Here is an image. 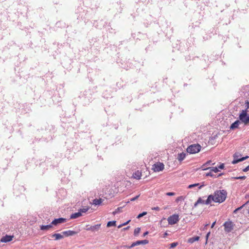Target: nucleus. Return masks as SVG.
<instances>
[{
  "instance_id": "obj_1",
  "label": "nucleus",
  "mask_w": 249,
  "mask_h": 249,
  "mask_svg": "<svg viewBox=\"0 0 249 249\" xmlns=\"http://www.w3.org/2000/svg\"><path fill=\"white\" fill-rule=\"evenodd\" d=\"M215 200L214 202L222 203L224 202L227 197V193L224 190H216L214 193Z\"/></svg>"
},
{
  "instance_id": "obj_2",
  "label": "nucleus",
  "mask_w": 249,
  "mask_h": 249,
  "mask_svg": "<svg viewBox=\"0 0 249 249\" xmlns=\"http://www.w3.org/2000/svg\"><path fill=\"white\" fill-rule=\"evenodd\" d=\"M249 203V200L247 201L246 203L242 205L241 206L237 208L233 211V213L236 214L240 213V214L238 215L239 216L243 217L244 215H246L249 214V208H247V205Z\"/></svg>"
},
{
  "instance_id": "obj_3",
  "label": "nucleus",
  "mask_w": 249,
  "mask_h": 249,
  "mask_svg": "<svg viewBox=\"0 0 249 249\" xmlns=\"http://www.w3.org/2000/svg\"><path fill=\"white\" fill-rule=\"evenodd\" d=\"M201 146L199 144H192L187 148V152L190 154H196L199 152Z\"/></svg>"
},
{
  "instance_id": "obj_4",
  "label": "nucleus",
  "mask_w": 249,
  "mask_h": 249,
  "mask_svg": "<svg viewBox=\"0 0 249 249\" xmlns=\"http://www.w3.org/2000/svg\"><path fill=\"white\" fill-rule=\"evenodd\" d=\"M240 121L245 124L249 123V116L248 115L246 110H242L239 115Z\"/></svg>"
},
{
  "instance_id": "obj_5",
  "label": "nucleus",
  "mask_w": 249,
  "mask_h": 249,
  "mask_svg": "<svg viewBox=\"0 0 249 249\" xmlns=\"http://www.w3.org/2000/svg\"><path fill=\"white\" fill-rule=\"evenodd\" d=\"M233 160L231 161V163L233 164H236L238 162L243 161L249 158L248 156L241 158V155L240 153L236 152L233 156Z\"/></svg>"
},
{
  "instance_id": "obj_6",
  "label": "nucleus",
  "mask_w": 249,
  "mask_h": 249,
  "mask_svg": "<svg viewBox=\"0 0 249 249\" xmlns=\"http://www.w3.org/2000/svg\"><path fill=\"white\" fill-rule=\"evenodd\" d=\"M234 225V224L232 221L229 220L224 223L223 226L224 227L225 231L230 232L233 230Z\"/></svg>"
},
{
  "instance_id": "obj_7",
  "label": "nucleus",
  "mask_w": 249,
  "mask_h": 249,
  "mask_svg": "<svg viewBox=\"0 0 249 249\" xmlns=\"http://www.w3.org/2000/svg\"><path fill=\"white\" fill-rule=\"evenodd\" d=\"M168 222L170 225L176 224L179 221V216L178 214H173L168 218Z\"/></svg>"
},
{
  "instance_id": "obj_8",
  "label": "nucleus",
  "mask_w": 249,
  "mask_h": 249,
  "mask_svg": "<svg viewBox=\"0 0 249 249\" xmlns=\"http://www.w3.org/2000/svg\"><path fill=\"white\" fill-rule=\"evenodd\" d=\"M164 165L161 162H157L155 163L152 167V169L154 172L161 171L164 169Z\"/></svg>"
},
{
  "instance_id": "obj_9",
  "label": "nucleus",
  "mask_w": 249,
  "mask_h": 249,
  "mask_svg": "<svg viewBox=\"0 0 249 249\" xmlns=\"http://www.w3.org/2000/svg\"><path fill=\"white\" fill-rule=\"evenodd\" d=\"M66 221V219L64 218H59L54 219L52 222V224L53 225H57L59 224L64 223Z\"/></svg>"
},
{
  "instance_id": "obj_10",
  "label": "nucleus",
  "mask_w": 249,
  "mask_h": 249,
  "mask_svg": "<svg viewBox=\"0 0 249 249\" xmlns=\"http://www.w3.org/2000/svg\"><path fill=\"white\" fill-rule=\"evenodd\" d=\"M148 243V241L147 240H138L131 245L130 247H134L136 246L140 245L141 244L145 245Z\"/></svg>"
},
{
  "instance_id": "obj_11",
  "label": "nucleus",
  "mask_w": 249,
  "mask_h": 249,
  "mask_svg": "<svg viewBox=\"0 0 249 249\" xmlns=\"http://www.w3.org/2000/svg\"><path fill=\"white\" fill-rule=\"evenodd\" d=\"M13 238V236L6 235L1 238L0 241L3 243L8 242L12 240Z\"/></svg>"
},
{
  "instance_id": "obj_12",
  "label": "nucleus",
  "mask_w": 249,
  "mask_h": 249,
  "mask_svg": "<svg viewBox=\"0 0 249 249\" xmlns=\"http://www.w3.org/2000/svg\"><path fill=\"white\" fill-rule=\"evenodd\" d=\"M78 232H79V231H76L69 230V231H63L62 232V233L63 234H64L65 235H66V236H73V235L78 233Z\"/></svg>"
},
{
  "instance_id": "obj_13",
  "label": "nucleus",
  "mask_w": 249,
  "mask_h": 249,
  "mask_svg": "<svg viewBox=\"0 0 249 249\" xmlns=\"http://www.w3.org/2000/svg\"><path fill=\"white\" fill-rule=\"evenodd\" d=\"M214 194H213V195H209L208 196V198L207 199H206V200H205V204L206 205H209L210 204L212 201H213L214 202V200H215V197H214Z\"/></svg>"
},
{
  "instance_id": "obj_14",
  "label": "nucleus",
  "mask_w": 249,
  "mask_h": 249,
  "mask_svg": "<svg viewBox=\"0 0 249 249\" xmlns=\"http://www.w3.org/2000/svg\"><path fill=\"white\" fill-rule=\"evenodd\" d=\"M101 226V224H97L94 226H90V227L87 228V231H97L99 229Z\"/></svg>"
},
{
  "instance_id": "obj_15",
  "label": "nucleus",
  "mask_w": 249,
  "mask_h": 249,
  "mask_svg": "<svg viewBox=\"0 0 249 249\" xmlns=\"http://www.w3.org/2000/svg\"><path fill=\"white\" fill-rule=\"evenodd\" d=\"M241 123V122L239 120H236L234 123H233L230 126V129H234L238 127L239 124Z\"/></svg>"
},
{
  "instance_id": "obj_16",
  "label": "nucleus",
  "mask_w": 249,
  "mask_h": 249,
  "mask_svg": "<svg viewBox=\"0 0 249 249\" xmlns=\"http://www.w3.org/2000/svg\"><path fill=\"white\" fill-rule=\"evenodd\" d=\"M82 214L80 213V212H79V211H78V212L77 213H72L70 216V218L71 219H75V218H77L82 216Z\"/></svg>"
},
{
  "instance_id": "obj_17",
  "label": "nucleus",
  "mask_w": 249,
  "mask_h": 249,
  "mask_svg": "<svg viewBox=\"0 0 249 249\" xmlns=\"http://www.w3.org/2000/svg\"><path fill=\"white\" fill-rule=\"evenodd\" d=\"M52 228V223L50 225H41L40 226V229L42 231H47L49 230L50 229Z\"/></svg>"
},
{
  "instance_id": "obj_18",
  "label": "nucleus",
  "mask_w": 249,
  "mask_h": 249,
  "mask_svg": "<svg viewBox=\"0 0 249 249\" xmlns=\"http://www.w3.org/2000/svg\"><path fill=\"white\" fill-rule=\"evenodd\" d=\"M186 155V154L183 152L179 153L178 154V160L180 161H182L185 158Z\"/></svg>"
},
{
  "instance_id": "obj_19",
  "label": "nucleus",
  "mask_w": 249,
  "mask_h": 249,
  "mask_svg": "<svg viewBox=\"0 0 249 249\" xmlns=\"http://www.w3.org/2000/svg\"><path fill=\"white\" fill-rule=\"evenodd\" d=\"M199 204H205V200H203L201 197H199L195 203L194 207H196Z\"/></svg>"
},
{
  "instance_id": "obj_20",
  "label": "nucleus",
  "mask_w": 249,
  "mask_h": 249,
  "mask_svg": "<svg viewBox=\"0 0 249 249\" xmlns=\"http://www.w3.org/2000/svg\"><path fill=\"white\" fill-rule=\"evenodd\" d=\"M199 239V237L198 236H194V237H191V238H190L188 240V243H193L195 241H198V240Z\"/></svg>"
},
{
  "instance_id": "obj_21",
  "label": "nucleus",
  "mask_w": 249,
  "mask_h": 249,
  "mask_svg": "<svg viewBox=\"0 0 249 249\" xmlns=\"http://www.w3.org/2000/svg\"><path fill=\"white\" fill-rule=\"evenodd\" d=\"M141 173L138 171L134 173L133 175V177L137 179H140L141 178Z\"/></svg>"
},
{
  "instance_id": "obj_22",
  "label": "nucleus",
  "mask_w": 249,
  "mask_h": 249,
  "mask_svg": "<svg viewBox=\"0 0 249 249\" xmlns=\"http://www.w3.org/2000/svg\"><path fill=\"white\" fill-rule=\"evenodd\" d=\"M200 184L199 183H195V184H190L188 186V188H190V189H191V188H193L195 187H196V186H199L198 187V188L199 189H201L203 186H204V184L202 185H200Z\"/></svg>"
},
{
  "instance_id": "obj_23",
  "label": "nucleus",
  "mask_w": 249,
  "mask_h": 249,
  "mask_svg": "<svg viewBox=\"0 0 249 249\" xmlns=\"http://www.w3.org/2000/svg\"><path fill=\"white\" fill-rule=\"evenodd\" d=\"M102 202V199L101 198H100V199H94L93 200L92 203L94 205L96 206V205H99L100 204H101Z\"/></svg>"
},
{
  "instance_id": "obj_24",
  "label": "nucleus",
  "mask_w": 249,
  "mask_h": 249,
  "mask_svg": "<svg viewBox=\"0 0 249 249\" xmlns=\"http://www.w3.org/2000/svg\"><path fill=\"white\" fill-rule=\"evenodd\" d=\"M52 237H55V240H59L63 238V236L60 233H54L52 235Z\"/></svg>"
},
{
  "instance_id": "obj_25",
  "label": "nucleus",
  "mask_w": 249,
  "mask_h": 249,
  "mask_svg": "<svg viewBox=\"0 0 249 249\" xmlns=\"http://www.w3.org/2000/svg\"><path fill=\"white\" fill-rule=\"evenodd\" d=\"M209 169L210 170V171L211 172H214V173H217L219 171V170L218 169V168L217 167H209L207 169H205V170H207V169Z\"/></svg>"
},
{
  "instance_id": "obj_26",
  "label": "nucleus",
  "mask_w": 249,
  "mask_h": 249,
  "mask_svg": "<svg viewBox=\"0 0 249 249\" xmlns=\"http://www.w3.org/2000/svg\"><path fill=\"white\" fill-rule=\"evenodd\" d=\"M116 226V221H110L107 222V227H110L111 226Z\"/></svg>"
},
{
  "instance_id": "obj_27",
  "label": "nucleus",
  "mask_w": 249,
  "mask_h": 249,
  "mask_svg": "<svg viewBox=\"0 0 249 249\" xmlns=\"http://www.w3.org/2000/svg\"><path fill=\"white\" fill-rule=\"evenodd\" d=\"M206 176H210L213 178H216V175L213 174V172L210 171L209 173H206Z\"/></svg>"
},
{
  "instance_id": "obj_28",
  "label": "nucleus",
  "mask_w": 249,
  "mask_h": 249,
  "mask_svg": "<svg viewBox=\"0 0 249 249\" xmlns=\"http://www.w3.org/2000/svg\"><path fill=\"white\" fill-rule=\"evenodd\" d=\"M140 231H141L140 228H137L135 229L134 230V235L135 236L137 235L139 233Z\"/></svg>"
},
{
  "instance_id": "obj_29",
  "label": "nucleus",
  "mask_w": 249,
  "mask_h": 249,
  "mask_svg": "<svg viewBox=\"0 0 249 249\" xmlns=\"http://www.w3.org/2000/svg\"><path fill=\"white\" fill-rule=\"evenodd\" d=\"M147 214L146 212H143L142 213H140L137 217V218H140L142 217V216L145 215Z\"/></svg>"
},
{
  "instance_id": "obj_30",
  "label": "nucleus",
  "mask_w": 249,
  "mask_h": 249,
  "mask_svg": "<svg viewBox=\"0 0 249 249\" xmlns=\"http://www.w3.org/2000/svg\"><path fill=\"white\" fill-rule=\"evenodd\" d=\"M178 245V242H173L170 244V248L173 249L176 247Z\"/></svg>"
},
{
  "instance_id": "obj_31",
  "label": "nucleus",
  "mask_w": 249,
  "mask_h": 249,
  "mask_svg": "<svg viewBox=\"0 0 249 249\" xmlns=\"http://www.w3.org/2000/svg\"><path fill=\"white\" fill-rule=\"evenodd\" d=\"M89 210V208H83L80 209L79 211L80 212V213H86Z\"/></svg>"
},
{
  "instance_id": "obj_32",
  "label": "nucleus",
  "mask_w": 249,
  "mask_h": 249,
  "mask_svg": "<svg viewBox=\"0 0 249 249\" xmlns=\"http://www.w3.org/2000/svg\"><path fill=\"white\" fill-rule=\"evenodd\" d=\"M184 200V197L183 196H180L179 197H178L177 199H176V201L177 202H178L179 201H181V200Z\"/></svg>"
},
{
  "instance_id": "obj_33",
  "label": "nucleus",
  "mask_w": 249,
  "mask_h": 249,
  "mask_svg": "<svg viewBox=\"0 0 249 249\" xmlns=\"http://www.w3.org/2000/svg\"><path fill=\"white\" fill-rule=\"evenodd\" d=\"M121 209H122L121 207L118 208L117 209L115 210V211L114 212H113V214H115L118 213Z\"/></svg>"
},
{
  "instance_id": "obj_34",
  "label": "nucleus",
  "mask_w": 249,
  "mask_h": 249,
  "mask_svg": "<svg viewBox=\"0 0 249 249\" xmlns=\"http://www.w3.org/2000/svg\"><path fill=\"white\" fill-rule=\"evenodd\" d=\"M130 221V220H129L127 221V222H126L125 223H123V224H121V225H120L118 227V228H121L123 226L126 225V224H128Z\"/></svg>"
},
{
  "instance_id": "obj_35",
  "label": "nucleus",
  "mask_w": 249,
  "mask_h": 249,
  "mask_svg": "<svg viewBox=\"0 0 249 249\" xmlns=\"http://www.w3.org/2000/svg\"><path fill=\"white\" fill-rule=\"evenodd\" d=\"M140 196V195L136 196L135 197H133V198H131L130 199V200L131 201H135V200H136L137 199H138V198Z\"/></svg>"
},
{
  "instance_id": "obj_36",
  "label": "nucleus",
  "mask_w": 249,
  "mask_h": 249,
  "mask_svg": "<svg viewBox=\"0 0 249 249\" xmlns=\"http://www.w3.org/2000/svg\"><path fill=\"white\" fill-rule=\"evenodd\" d=\"M175 195V193L173 192H168L166 194V195L168 196H173Z\"/></svg>"
},
{
  "instance_id": "obj_37",
  "label": "nucleus",
  "mask_w": 249,
  "mask_h": 249,
  "mask_svg": "<svg viewBox=\"0 0 249 249\" xmlns=\"http://www.w3.org/2000/svg\"><path fill=\"white\" fill-rule=\"evenodd\" d=\"M210 164L214 165V163H212V161H211V160H209V161H208L205 163V165H210Z\"/></svg>"
},
{
  "instance_id": "obj_38",
  "label": "nucleus",
  "mask_w": 249,
  "mask_h": 249,
  "mask_svg": "<svg viewBox=\"0 0 249 249\" xmlns=\"http://www.w3.org/2000/svg\"><path fill=\"white\" fill-rule=\"evenodd\" d=\"M246 106L247 107V109H248L249 108V101L246 100L245 102Z\"/></svg>"
},
{
  "instance_id": "obj_39",
  "label": "nucleus",
  "mask_w": 249,
  "mask_h": 249,
  "mask_svg": "<svg viewBox=\"0 0 249 249\" xmlns=\"http://www.w3.org/2000/svg\"><path fill=\"white\" fill-rule=\"evenodd\" d=\"M131 247V245L130 246L124 245V246H122L121 247L126 248L127 249H131L133 248V247Z\"/></svg>"
},
{
  "instance_id": "obj_40",
  "label": "nucleus",
  "mask_w": 249,
  "mask_h": 249,
  "mask_svg": "<svg viewBox=\"0 0 249 249\" xmlns=\"http://www.w3.org/2000/svg\"><path fill=\"white\" fill-rule=\"evenodd\" d=\"M218 168L220 169H223L224 168V163H222L219 166H218Z\"/></svg>"
},
{
  "instance_id": "obj_41",
  "label": "nucleus",
  "mask_w": 249,
  "mask_h": 249,
  "mask_svg": "<svg viewBox=\"0 0 249 249\" xmlns=\"http://www.w3.org/2000/svg\"><path fill=\"white\" fill-rule=\"evenodd\" d=\"M153 210L160 211V208L159 207H155L152 208Z\"/></svg>"
},
{
  "instance_id": "obj_42",
  "label": "nucleus",
  "mask_w": 249,
  "mask_h": 249,
  "mask_svg": "<svg viewBox=\"0 0 249 249\" xmlns=\"http://www.w3.org/2000/svg\"><path fill=\"white\" fill-rule=\"evenodd\" d=\"M215 223H216V221H214V222L213 223V224L211 225V228H213L214 227V226L215 225Z\"/></svg>"
},
{
  "instance_id": "obj_43",
  "label": "nucleus",
  "mask_w": 249,
  "mask_h": 249,
  "mask_svg": "<svg viewBox=\"0 0 249 249\" xmlns=\"http://www.w3.org/2000/svg\"><path fill=\"white\" fill-rule=\"evenodd\" d=\"M148 234V231H146L143 234V236H145L146 235H147Z\"/></svg>"
},
{
  "instance_id": "obj_44",
  "label": "nucleus",
  "mask_w": 249,
  "mask_h": 249,
  "mask_svg": "<svg viewBox=\"0 0 249 249\" xmlns=\"http://www.w3.org/2000/svg\"><path fill=\"white\" fill-rule=\"evenodd\" d=\"M245 178V176H242V177H240L238 178H237L243 179V178Z\"/></svg>"
},
{
  "instance_id": "obj_45",
  "label": "nucleus",
  "mask_w": 249,
  "mask_h": 249,
  "mask_svg": "<svg viewBox=\"0 0 249 249\" xmlns=\"http://www.w3.org/2000/svg\"><path fill=\"white\" fill-rule=\"evenodd\" d=\"M210 234V232H209L207 234V235H206V238H207V239H208V237H209V236Z\"/></svg>"
},
{
  "instance_id": "obj_46",
  "label": "nucleus",
  "mask_w": 249,
  "mask_h": 249,
  "mask_svg": "<svg viewBox=\"0 0 249 249\" xmlns=\"http://www.w3.org/2000/svg\"><path fill=\"white\" fill-rule=\"evenodd\" d=\"M222 175H223V174L221 173V174H218V175H216V178H218L219 177H220L221 176H222Z\"/></svg>"
},
{
  "instance_id": "obj_47",
  "label": "nucleus",
  "mask_w": 249,
  "mask_h": 249,
  "mask_svg": "<svg viewBox=\"0 0 249 249\" xmlns=\"http://www.w3.org/2000/svg\"><path fill=\"white\" fill-rule=\"evenodd\" d=\"M244 172H247L248 171V169H247V167L243 170Z\"/></svg>"
},
{
  "instance_id": "obj_48",
  "label": "nucleus",
  "mask_w": 249,
  "mask_h": 249,
  "mask_svg": "<svg viewBox=\"0 0 249 249\" xmlns=\"http://www.w3.org/2000/svg\"><path fill=\"white\" fill-rule=\"evenodd\" d=\"M129 228V227L128 226V227H126V228H124V229H123V230H127Z\"/></svg>"
},
{
  "instance_id": "obj_49",
  "label": "nucleus",
  "mask_w": 249,
  "mask_h": 249,
  "mask_svg": "<svg viewBox=\"0 0 249 249\" xmlns=\"http://www.w3.org/2000/svg\"><path fill=\"white\" fill-rule=\"evenodd\" d=\"M209 224H207L205 225V227L204 228H206L208 226H209Z\"/></svg>"
},
{
  "instance_id": "obj_50",
  "label": "nucleus",
  "mask_w": 249,
  "mask_h": 249,
  "mask_svg": "<svg viewBox=\"0 0 249 249\" xmlns=\"http://www.w3.org/2000/svg\"><path fill=\"white\" fill-rule=\"evenodd\" d=\"M247 169H248V171H249V165H248V166H247Z\"/></svg>"
},
{
  "instance_id": "obj_51",
  "label": "nucleus",
  "mask_w": 249,
  "mask_h": 249,
  "mask_svg": "<svg viewBox=\"0 0 249 249\" xmlns=\"http://www.w3.org/2000/svg\"><path fill=\"white\" fill-rule=\"evenodd\" d=\"M164 234H165V235H167V233L166 232H165Z\"/></svg>"
}]
</instances>
